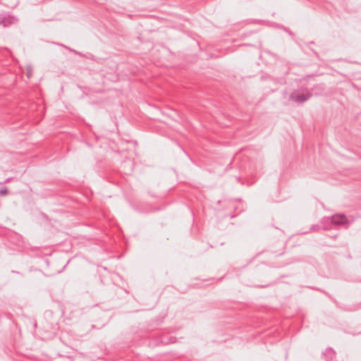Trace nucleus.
<instances>
[{
  "label": "nucleus",
  "instance_id": "1",
  "mask_svg": "<svg viewBox=\"0 0 361 361\" xmlns=\"http://www.w3.org/2000/svg\"><path fill=\"white\" fill-rule=\"evenodd\" d=\"M312 92L307 89L298 90L293 91L290 94V99L294 101L295 102L302 104L305 102L310 99L312 97Z\"/></svg>",
  "mask_w": 361,
  "mask_h": 361
},
{
  "label": "nucleus",
  "instance_id": "2",
  "mask_svg": "<svg viewBox=\"0 0 361 361\" xmlns=\"http://www.w3.org/2000/svg\"><path fill=\"white\" fill-rule=\"evenodd\" d=\"M331 221L334 225H344L348 223L347 218L343 214H335L331 217Z\"/></svg>",
  "mask_w": 361,
  "mask_h": 361
},
{
  "label": "nucleus",
  "instance_id": "3",
  "mask_svg": "<svg viewBox=\"0 0 361 361\" xmlns=\"http://www.w3.org/2000/svg\"><path fill=\"white\" fill-rule=\"evenodd\" d=\"M14 20H15V18L13 17H10V16L0 17V25L3 26L4 27H6L7 26L10 25Z\"/></svg>",
  "mask_w": 361,
  "mask_h": 361
},
{
  "label": "nucleus",
  "instance_id": "4",
  "mask_svg": "<svg viewBox=\"0 0 361 361\" xmlns=\"http://www.w3.org/2000/svg\"><path fill=\"white\" fill-rule=\"evenodd\" d=\"M336 354V352L331 348H329L326 350L325 355H327L330 359H332Z\"/></svg>",
  "mask_w": 361,
  "mask_h": 361
},
{
  "label": "nucleus",
  "instance_id": "5",
  "mask_svg": "<svg viewBox=\"0 0 361 361\" xmlns=\"http://www.w3.org/2000/svg\"><path fill=\"white\" fill-rule=\"evenodd\" d=\"M8 191L6 187H3L0 189V196H5L8 195Z\"/></svg>",
  "mask_w": 361,
  "mask_h": 361
},
{
  "label": "nucleus",
  "instance_id": "6",
  "mask_svg": "<svg viewBox=\"0 0 361 361\" xmlns=\"http://www.w3.org/2000/svg\"><path fill=\"white\" fill-rule=\"evenodd\" d=\"M8 181H9V179H7V180L5 181V183H7V182H8Z\"/></svg>",
  "mask_w": 361,
  "mask_h": 361
}]
</instances>
